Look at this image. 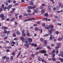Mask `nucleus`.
<instances>
[{"instance_id":"f257e3e1","label":"nucleus","mask_w":63,"mask_h":63,"mask_svg":"<svg viewBox=\"0 0 63 63\" xmlns=\"http://www.w3.org/2000/svg\"><path fill=\"white\" fill-rule=\"evenodd\" d=\"M49 28L51 29H50L48 32V34H49L50 35L52 33V32H53L54 30V29H53L54 28V26L52 25H50L49 26Z\"/></svg>"},{"instance_id":"f03ea898","label":"nucleus","mask_w":63,"mask_h":63,"mask_svg":"<svg viewBox=\"0 0 63 63\" xmlns=\"http://www.w3.org/2000/svg\"><path fill=\"white\" fill-rule=\"evenodd\" d=\"M31 42H30L28 44L29 45H31L32 46H34V47H37V45L36 43H32L31 44Z\"/></svg>"},{"instance_id":"7ed1b4c3","label":"nucleus","mask_w":63,"mask_h":63,"mask_svg":"<svg viewBox=\"0 0 63 63\" xmlns=\"http://www.w3.org/2000/svg\"><path fill=\"white\" fill-rule=\"evenodd\" d=\"M35 19V18H29L28 19H27L24 20L23 21L24 22H26V21H29V20H34Z\"/></svg>"},{"instance_id":"20e7f679","label":"nucleus","mask_w":63,"mask_h":63,"mask_svg":"<svg viewBox=\"0 0 63 63\" xmlns=\"http://www.w3.org/2000/svg\"><path fill=\"white\" fill-rule=\"evenodd\" d=\"M12 6V5H9V6H8L7 7H5L4 9H8L9 10L10 8H11Z\"/></svg>"},{"instance_id":"39448f33","label":"nucleus","mask_w":63,"mask_h":63,"mask_svg":"<svg viewBox=\"0 0 63 63\" xmlns=\"http://www.w3.org/2000/svg\"><path fill=\"white\" fill-rule=\"evenodd\" d=\"M40 50V52L41 53H46V52H47V51L44 50H43L41 51Z\"/></svg>"},{"instance_id":"423d86ee","label":"nucleus","mask_w":63,"mask_h":63,"mask_svg":"<svg viewBox=\"0 0 63 63\" xmlns=\"http://www.w3.org/2000/svg\"><path fill=\"white\" fill-rule=\"evenodd\" d=\"M55 37L54 36H53V37H52V35H51L50 36V37L49 39L50 40V41H51V40H53L54 39V38H55Z\"/></svg>"},{"instance_id":"0eeeda50","label":"nucleus","mask_w":63,"mask_h":63,"mask_svg":"<svg viewBox=\"0 0 63 63\" xmlns=\"http://www.w3.org/2000/svg\"><path fill=\"white\" fill-rule=\"evenodd\" d=\"M14 44H16V42H14L13 41L11 43V46L13 47H14V46H15Z\"/></svg>"},{"instance_id":"6e6552de","label":"nucleus","mask_w":63,"mask_h":63,"mask_svg":"<svg viewBox=\"0 0 63 63\" xmlns=\"http://www.w3.org/2000/svg\"><path fill=\"white\" fill-rule=\"evenodd\" d=\"M20 39L21 40H22V41L23 42H24V41L25 39H24V37H20Z\"/></svg>"},{"instance_id":"1a4fd4ad","label":"nucleus","mask_w":63,"mask_h":63,"mask_svg":"<svg viewBox=\"0 0 63 63\" xmlns=\"http://www.w3.org/2000/svg\"><path fill=\"white\" fill-rule=\"evenodd\" d=\"M33 3L34 2L33 1H32L30 2L29 4L30 5H31V6H33V5H34Z\"/></svg>"},{"instance_id":"9d476101","label":"nucleus","mask_w":63,"mask_h":63,"mask_svg":"<svg viewBox=\"0 0 63 63\" xmlns=\"http://www.w3.org/2000/svg\"><path fill=\"white\" fill-rule=\"evenodd\" d=\"M45 20H46V21H50V19H47V18H43Z\"/></svg>"},{"instance_id":"9b49d317","label":"nucleus","mask_w":63,"mask_h":63,"mask_svg":"<svg viewBox=\"0 0 63 63\" xmlns=\"http://www.w3.org/2000/svg\"><path fill=\"white\" fill-rule=\"evenodd\" d=\"M28 40H29V42H32V39L31 38H28Z\"/></svg>"},{"instance_id":"f8f14e48","label":"nucleus","mask_w":63,"mask_h":63,"mask_svg":"<svg viewBox=\"0 0 63 63\" xmlns=\"http://www.w3.org/2000/svg\"><path fill=\"white\" fill-rule=\"evenodd\" d=\"M2 28L3 29H4V30H6L7 29H8V28L6 27L3 26L2 27Z\"/></svg>"},{"instance_id":"ddd939ff","label":"nucleus","mask_w":63,"mask_h":63,"mask_svg":"<svg viewBox=\"0 0 63 63\" xmlns=\"http://www.w3.org/2000/svg\"><path fill=\"white\" fill-rule=\"evenodd\" d=\"M51 7L50 6H49L48 7V8L49 11H51Z\"/></svg>"},{"instance_id":"4468645a","label":"nucleus","mask_w":63,"mask_h":63,"mask_svg":"<svg viewBox=\"0 0 63 63\" xmlns=\"http://www.w3.org/2000/svg\"><path fill=\"white\" fill-rule=\"evenodd\" d=\"M43 42L44 44H45V45H47V41L46 40H44V41H43Z\"/></svg>"},{"instance_id":"2eb2a0df","label":"nucleus","mask_w":63,"mask_h":63,"mask_svg":"<svg viewBox=\"0 0 63 63\" xmlns=\"http://www.w3.org/2000/svg\"><path fill=\"white\" fill-rule=\"evenodd\" d=\"M11 32V31H7V32H6V34L7 35H9V34H10V32Z\"/></svg>"},{"instance_id":"dca6fc26","label":"nucleus","mask_w":63,"mask_h":63,"mask_svg":"<svg viewBox=\"0 0 63 63\" xmlns=\"http://www.w3.org/2000/svg\"><path fill=\"white\" fill-rule=\"evenodd\" d=\"M45 28L46 29H49V26H47V27H45Z\"/></svg>"},{"instance_id":"f3484780","label":"nucleus","mask_w":63,"mask_h":63,"mask_svg":"<svg viewBox=\"0 0 63 63\" xmlns=\"http://www.w3.org/2000/svg\"><path fill=\"white\" fill-rule=\"evenodd\" d=\"M24 46H25L26 47H27V48H29V45L28 44H24Z\"/></svg>"},{"instance_id":"a211bd4d","label":"nucleus","mask_w":63,"mask_h":63,"mask_svg":"<svg viewBox=\"0 0 63 63\" xmlns=\"http://www.w3.org/2000/svg\"><path fill=\"white\" fill-rule=\"evenodd\" d=\"M7 30H5L3 31V34H6V33H7Z\"/></svg>"},{"instance_id":"6ab92c4d","label":"nucleus","mask_w":63,"mask_h":63,"mask_svg":"<svg viewBox=\"0 0 63 63\" xmlns=\"http://www.w3.org/2000/svg\"><path fill=\"white\" fill-rule=\"evenodd\" d=\"M52 60L53 61H55L56 60L55 59V58H54V57L52 58Z\"/></svg>"},{"instance_id":"aec40b11","label":"nucleus","mask_w":63,"mask_h":63,"mask_svg":"<svg viewBox=\"0 0 63 63\" xmlns=\"http://www.w3.org/2000/svg\"><path fill=\"white\" fill-rule=\"evenodd\" d=\"M16 34L17 35H19L20 34V32H19V31H17L16 32Z\"/></svg>"},{"instance_id":"412c9836","label":"nucleus","mask_w":63,"mask_h":63,"mask_svg":"<svg viewBox=\"0 0 63 63\" xmlns=\"http://www.w3.org/2000/svg\"><path fill=\"white\" fill-rule=\"evenodd\" d=\"M55 49L56 50V53H57V54H58V52H59L58 51V49Z\"/></svg>"},{"instance_id":"4be33fe9","label":"nucleus","mask_w":63,"mask_h":63,"mask_svg":"<svg viewBox=\"0 0 63 63\" xmlns=\"http://www.w3.org/2000/svg\"><path fill=\"white\" fill-rule=\"evenodd\" d=\"M0 16L1 17H4V16L3 14H2L0 15Z\"/></svg>"},{"instance_id":"5701e85b","label":"nucleus","mask_w":63,"mask_h":63,"mask_svg":"<svg viewBox=\"0 0 63 63\" xmlns=\"http://www.w3.org/2000/svg\"><path fill=\"white\" fill-rule=\"evenodd\" d=\"M34 30L35 31H37L38 30V27H35L34 29Z\"/></svg>"},{"instance_id":"b1692460","label":"nucleus","mask_w":63,"mask_h":63,"mask_svg":"<svg viewBox=\"0 0 63 63\" xmlns=\"http://www.w3.org/2000/svg\"><path fill=\"white\" fill-rule=\"evenodd\" d=\"M20 53H21V52H19L18 55V56H17V58H18V57H19V55H20Z\"/></svg>"},{"instance_id":"393cba45","label":"nucleus","mask_w":63,"mask_h":63,"mask_svg":"<svg viewBox=\"0 0 63 63\" xmlns=\"http://www.w3.org/2000/svg\"><path fill=\"white\" fill-rule=\"evenodd\" d=\"M62 40V38H58V41H61Z\"/></svg>"},{"instance_id":"a878e982","label":"nucleus","mask_w":63,"mask_h":63,"mask_svg":"<svg viewBox=\"0 0 63 63\" xmlns=\"http://www.w3.org/2000/svg\"><path fill=\"white\" fill-rule=\"evenodd\" d=\"M41 14H44L45 13V11H44V10H42V11L41 12Z\"/></svg>"},{"instance_id":"bb28decb","label":"nucleus","mask_w":63,"mask_h":63,"mask_svg":"<svg viewBox=\"0 0 63 63\" xmlns=\"http://www.w3.org/2000/svg\"><path fill=\"white\" fill-rule=\"evenodd\" d=\"M56 45L57 46H59L61 45V43H58L56 44Z\"/></svg>"},{"instance_id":"cd10ccee","label":"nucleus","mask_w":63,"mask_h":63,"mask_svg":"<svg viewBox=\"0 0 63 63\" xmlns=\"http://www.w3.org/2000/svg\"><path fill=\"white\" fill-rule=\"evenodd\" d=\"M16 52L15 51H13L12 53V55L13 56H14V55L15 54Z\"/></svg>"},{"instance_id":"c85d7f7f","label":"nucleus","mask_w":63,"mask_h":63,"mask_svg":"<svg viewBox=\"0 0 63 63\" xmlns=\"http://www.w3.org/2000/svg\"><path fill=\"white\" fill-rule=\"evenodd\" d=\"M14 58V57L13 56H12L10 57V59L11 60H12Z\"/></svg>"},{"instance_id":"c756f323","label":"nucleus","mask_w":63,"mask_h":63,"mask_svg":"<svg viewBox=\"0 0 63 63\" xmlns=\"http://www.w3.org/2000/svg\"><path fill=\"white\" fill-rule=\"evenodd\" d=\"M47 47L48 49L49 50H51L52 49L49 46H47Z\"/></svg>"},{"instance_id":"7c9ffc66","label":"nucleus","mask_w":63,"mask_h":63,"mask_svg":"<svg viewBox=\"0 0 63 63\" xmlns=\"http://www.w3.org/2000/svg\"><path fill=\"white\" fill-rule=\"evenodd\" d=\"M60 60H61V62L62 63L63 62V59H62V58H60L59 59Z\"/></svg>"},{"instance_id":"2f4dec72","label":"nucleus","mask_w":63,"mask_h":63,"mask_svg":"<svg viewBox=\"0 0 63 63\" xmlns=\"http://www.w3.org/2000/svg\"><path fill=\"white\" fill-rule=\"evenodd\" d=\"M22 36H26V34H25V33H22Z\"/></svg>"},{"instance_id":"473e14b6","label":"nucleus","mask_w":63,"mask_h":63,"mask_svg":"<svg viewBox=\"0 0 63 63\" xmlns=\"http://www.w3.org/2000/svg\"><path fill=\"white\" fill-rule=\"evenodd\" d=\"M50 1H51V2H52V3L53 4H54V3H55V2L53 0H50Z\"/></svg>"},{"instance_id":"72a5a7b5","label":"nucleus","mask_w":63,"mask_h":63,"mask_svg":"<svg viewBox=\"0 0 63 63\" xmlns=\"http://www.w3.org/2000/svg\"><path fill=\"white\" fill-rule=\"evenodd\" d=\"M44 15L45 16L47 17V16H48V14H47V13H46Z\"/></svg>"},{"instance_id":"f704fd0d","label":"nucleus","mask_w":63,"mask_h":63,"mask_svg":"<svg viewBox=\"0 0 63 63\" xmlns=\"http://www.w3.org/2000/svg\"><path fill=\"white\" fill-rule=\"evenodd\" d=\"M55 48H57V49H59V48H60V47L59 46L56 47H55Z\"/></svg>"},{"instance_id":"c9c22d12","label":"nucleus","mask_w":63,"mask_h":63,"mask_svg":"<svg viewBox=\"0 0 63 63\" xmlns=\"http://www.w3.org/2000/svg\"><path fill=\"white\" fill-rule=\"evenodd\" d=\"M28 8L29 9H32V7L31 6H29L28 7Z\"/></svg>"},{"instance_id":"e433bc0d","label":"nucleus","mask_w":63,"mask_h":63,"mask_svg":"<svg viewBox=\"0 0 63 63\" xmlns=\"http://www.w3.org/2000/svg\"><path fill=\"white\" fill-rule=\"evenodd\" d=\"M25 43L26 44H28V43H29V42L28 41H25Z\"/></svg>"},{"instance_id":"4c0bfd02","label":"nucleus","mask_w":63,"mask_h":63,"mask_svg":"<svg viewBox=\"0 0 63 63\" xmlns=\"http://www.w3.org/2000/svg\"><path fill=\"white\" fill-rule=\"evenodd\" d=\"M15 20V18H12V19H11L10 20V21H13V20Z\"/></svg>"},{"instance_id":"58836bf2","label":"nucleus","mask_w":63,"mask_h":63,"mask_svg":"<svg viewBox=\"0 0 63 63\" xmlns=\"http://www.w3.org/2000/svg\"><path fill=\"white\" fill-rule=\"evenodd\" d=\"M3 11V9L2 7H0V11L1 12L2 11Z\"/></svg>"},{"instance_id":"ea45409f","label":"nucleus","mask_w":63,"mask_h":63,"mask_svg":"<svg viewBox=\"0 0 63 63\" xmlns=\"http://www.w3.org/2000/svg\"><path fill=\"white\" fill-rule=\"evenodd\" d=\"M42 26H43L44 27H45V26H46V24H45V23H43V24H42Z\"/></svg>"},{"instance_id":"a19ab883","label":"nucleus","mask_w":63,"mask_h":63,"mask_svg":"<svg viewBox=\"0 0 63 63\" xmlns=\"http://www.w3.org/2000/svg\"><path fill=\"white\" fill-rule=\"evenodd\" d=\"M55 33L56 34L58 35L59 33V32L58 31H56Z\"/></svg>"},{"instance_id":"79ce46f5","label":"nucleus","mask_w":63,"mask_h":63,"mask_svg":"<svg viewBox=\"0 0 63 63\" xmlns=\"http://www.w3.org/2000/svg\"><path fill=\"white\" fill-rule=\"evenodd\" d=\"M36 23L37 24H40V21H37L36 22Z\"/></svg>"},{"instance_id":"37998d69","label":"nucleus","mask_w":63,"mask_h":63,"mask_svg":"<svg viewBox=\"0 0 63 63\" xmlns=\"http://www.w3.org/2000/svg\"><path fill=\"white\" fill-rule=\"evenodd\" d=\"M32 15L31 13H28V16H32Z\"/></svg>"},{"instance_id":"c03bdc74","label":"nucleus","mask_w":63,"mask_h":63,"mask_svg":"<svg viewBox=\"0 0 63 63\" xmlns=\"http://www.w3.org/2000/svg\"><path fill=\"white\" fill-rule=\"evenodd\" d=\"M13 37H16V34L15 33L13 34Z\"/></svg>"},{"instance_id":"a18cd8bd","label":"nucleus","mask_w":63,"mask_h":63,"mask_svg":"<svg viewBox=\"0 0 63 63\" xmlns=\"http://www.w3.org/2000/svg\"><path fill=\"white\" fill-rule=\"evenodd\" d=\"M55 50L54 49L52 51V53H55Z\"/></svg>"},{"instance_id":"49530a36","label":"nucleus","mask_w":63,"mask_h":63,"mask_svg":"<svg viewBox=\"0 0 63 63\" xmlns=\"http://www.w3.org/2000/svg\"><path fill=\"white\" fill-rule=\"evenodd\" d=\"M33 26H38V25L37 24H34Z\"/></svg>"},{"instance_id":"de8ad7c7","label":"nucleus","mask_w":63,"mask_h":63,"mask_svg":"<svg viewBox=\"0 0 63 63\" xmlns=\"http://www.w3.org/2000/svg\"><path fill=\"white\" fill-rule=\"evenodd\" d=\"M49 34L50 35V34H49V33H48V34H47L45 35V37H47V36H49Z\"/></svg>"},{"instance_id":"09e8293b","label":"nucleus","mask_w":63,"mask_h":63,"mask_svg":"<svg viewBox=\"0 0 63 63\" xmlns=\"http://www.w3.org/2000/svg\"><path fill=\"white\" fill-rule=\"evenodd\" d=\"M55 54L54 53L53 54V55H52L53 58H54V56H55Z\"/></svg>"},{"instance_id":"8fccbe9b","label":"nucleus","mask_w":63,"mask_h":63,"mask_svg":"<svg viewBox=\"0 0 63 63\" xmlns=\"http://www.w3.org/2000/svg\"><path fill=\"white\" fill-rule=\"evenodd\" d=\"M24 16H28V13L27 14H24Z\"/></svg>"},{"instance_id":"3c124183","label":"nucleus","mask_w":63,"mask_h":63,"mask_svg":"<svg viewBox=\"0 0 63 63\" xmlns=\"http://www.w3.org/2000/svg\"><path fill=\"white\" fill-rule=\"evenodd\" d=\"M18 5V3H16L15 4L14 6H17Z\"/></svg>"},{"instance_id":"603ef678","label":"nucleus","mask_w":63,"mask_h":63,"mask_svg":"<svg viewBox=\"0 0 63 63\" xmlns=\"http://www.w3.org/2000/svg\"><path fill=\"white\" fill-rule=\"evenodd\" d=\"M40 40V41H41L43 42V41H44V39H43V38H41Z\"/></svg>"},{"instance_id":"864d4df0","label":"nucleus","mask_w":63,"mask_h":63,"mask_svg":"<svg viewBox=\"0 0 63 63\" xmlns=\"http://www.w3.org/2000/svg\"><path fill=\"white\" fill-rule=\"evenodd\" d=\"M6 59L7 61H8L9 60H8V59H10V58L8 57H7Z\"/></svg>"},{"instance_id":"5fc2aeb1","label":"nucleus","mask_w":63,"mask_h":63,"mask_svg":"<svg viewBox=\"0 0 63 63\" xmlns=\"http://www.w3.org/2000/svg\"><path fill=\"white\" fill-rule=\"evenodd\" d=\"M7 48H8V49H10V48H12V47L11 46H10L8 47Z\"/></svg>"},{"instance_id":"6e6d98bb","label":"nucleus","mask_w":63,"mask_h":63,"mask_svg":"<svg viewBox=\"0 0 63 63\" xmlns=\"http://www.w3.org/2000/svg\"><path fill=\"white\" fill-rule=\"evenodd\" d=\"M36 8V7L35 6H34L32 7V9H35V8Z\"/></svg>"},{"instance_id":"4d7b16f0","label":"nucleus","mask_w":63,"mask_h":63,"mask_svg":"<svg viewBox=\"0 0 63 63\" xmlns=\"http://www.w3.org/2000/svg\"><path fill=\"white\" fill-rule=\"evenodd\" d=\"M6 57V56H4L2 58V59H5V58Z\"/></svg>"},{"instance_id":"13d9d810","label":"nucleus","mask_w":63,"mask_h":63,"mask_svg":"<svg viewBox=\"0 0 63 63\" xmlns=\"http://www.w3.org/2000/svg\"><path fill=\"white\" fill-rule=\"evenodd\" d=\"M60 53L61 54H63V51H60Z\"/></svg>"},{"instance_id":"bf43d9fd","label":"nucleus","mask_w":63,"mask_h":63,"mask_svg":"<svg viewBox=\"0 0 63 63\" xmlns=\"http://www.w3.org/2000/svg\"><path fill=\"white\" fill-rule=\"evenodd\" d=\"M36 50H38L39 49H40V47H37L36 48Z\"/></svg>"},{"instance_id":"052dcab7","label":"nucleus","mask_w":63,"mask_h":63,"mask_svg":"<svg viewBox=\"0 0 63 63\" xmlns=\"http://www.w3.org/2000/svg\"><path fill=\"white\" fill-rule=\"evenodd\" d=\"M27 36H30V33H27Z\"/></svg>"},{"instance_id":"680f3d73","label":"nucleus","mask_w":63,"mask_h":63,"mask_svg":"<svg viewBox=\"0 0 63 63\" xmlns=\"http://www.w3.org/2000/svg\"><path fill=\"white\" fill-rule=\"evenodd\" d=\"M41 61H42V62H43V63H44V62H45V60L43 59V60H41Z\"/></svg>"},{"instance_id":"e2e57ef3","label":"nucleus","mask_w":63,"mask_h":63,"mask_svg":"<svg viewBox=\"0 0 63 63\" xmlns=\"http://www.w3.org/2000/svg\"><path fill=\"white\" fill-rule=\"evenodd\" d=\"M27 11L29 13H31V11H30V10H29Z\"/></svg>"},{"instance_id":"0e129e2a","label":"nucleus","mask_w":63,"mask_h":63,"mask_svg":"<svg viewBox=\"0 0 63 63\" xmlns=\"http://www.w3.org/2000/svg\"><path fill=\"white\" fill-rule=\"evenodd\" d=\"M41 6H45L46 5H45V4H44L43 3L42 4Z\"/></svg>"},{"instance_id":"69168bd1","label":"nucleus","mask_w":63,"mask_h":63,"mask_svg":"<svg viewBox=\"0 0 63 63\" xmlns=\"http://www.w3.org/2000/svg\"><path fill=\"white\" fill-rule=\"evenodd\" d=\"M40 8L41 9H44V7L43 6H41L40 7Z\"/></svg>"},{"instance_id":"338daca9","label":"nucleus","mask_w":63,"mask_h":63,"mask_svg":"<svg viewBox=\"0 0 63 63\" xmlns=\"http://www.w3.org/2000/svg\"><path fill=\"white\" fill-rule=\"evenodd\" d=\"M32 57H34V54H32Z\"/></svg>"},{"instance_id":"774afa93","label":"nucleus","mask_w":63,"mask_h":63,"mask_svg":"<svg viewBox=\"0 0 63 63\" xmlns=\"http://www.w3.org/2000/svg\"><path fill=\"white\" fill-rule=\"evenodd\" d=\"M7 2H8L9 3H11V1L10 0H8Z\"/></svg>"}]
</instances>
